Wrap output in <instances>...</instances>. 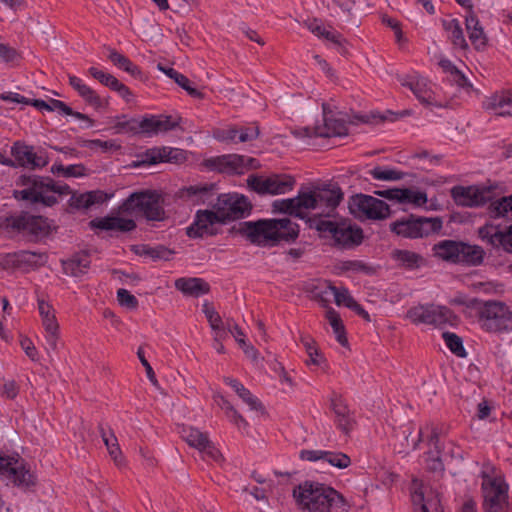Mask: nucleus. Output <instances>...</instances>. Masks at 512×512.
<instances>
[{
    "mask_svg": "<svg viewBox=\"0 0 512 512\" xmlns=\"http://www.w3.org/2000/svg\"><path fill=\"white\" fill-rule=\"evenodd\" d=\"M343 192L337 184H325L316 189L318 208L334 210L343 200Z\"/></svg>",
    "mask_w": 512,
    "mask_h": 512,
    "instance_id": "c756f323",
    "label": "nucleus"
},
{
    "mask_svg": "<svg viewBox=\"0 0 512 512\" xmlns=\"http://www.w3.org/2000/svg\"><path fill=\"white\" fill-rule=\"evenodd\" d=\"M117 299L121 306H125L130 309H136L139 304L137 298L128 290L123 288L117 291Z\"/></svg>",
    "mask_w": 512,
    "mask_h": 512,
    "instance_id": "0e129e2a",
    "label": "nucleus"
},
{
    "mask_svg": "<svg viewBox=\"0 0 512 512\" xmlns=\"http://www.w3.org/2000/svg\"><path fill=\"white\" fill-rule=\"evenodd\" d=\"M270 183V195H278L291 191L296 181L292 176L287 174H272Z\"/></svg>",
    "mask_w": 512,
    "mask_h": 512,
    "instance_id": "58836bf2",
    "label": "nucleus"
},
{
    "mask_svg": "<svg viewBox=\"0 0 512 512\" xmlns=\"http://www.w3.org/2000/svg\"><path fill=\"white\" fill-rule=\"evenodd\" d=\"M309 227L316 229L320 233H329L333 237L334 230L337 227L338 222L331 221L327 219H323L320 216H315L313 218H309L308 220Z\"/></svg>",
    "mask_w": 512,
    "mask_h": 512,
    "instance_id": "6e6d98bb",
    "label": "nucleus"
},
{
    "mask_svg": "<svg viewBox=\"0 0 512 512\" xmlns=\"http://www.w3.org/2000/svg\"><path fill=\"white\" fill-rule=\"evenodd\" d=\"M338 268L343 272L352 271L355 273H364L367 275L374 273V269L361 260L342 261Z\"/></svg>",
    "mask_w": 512,
    "mask_h": 512,
    "instance_id": "5fc2aeb1",
    "label": "nucleus"
},
{
    "mask_svg": "<svg viewBox=\"0 0 512 512\" xmlns=\"http://www.w3.org/2000/svg\"><path fill=\"white\" fill-rule=\"evenodd\" d=\"M162 196L155 190H143L132 193L119 206V212L131 214L141 212L149 221H161L165 217Z\"/></svg>",
    "mask_w": 512,
    "mask_h": 512,
    "instance_id": "20e7f679",
    "label": "nucleus"
},
{
    "mask_svg": "<svg viewBox=\"0 0 512 512\" xmlns=\"http://www.w3.org/2000/svg\"><path fill=\"white\" fill-rule=\"evenodd\" d=\"M482 327L488 332H503L512 323V311L502 302L487 301L478 306Z\"/></svg>",
    "mask_w": 512,
    "mask_h": 512,
    "instance_id": "6e6552de",
    "label": "nucleus"
},
{
    "mask_svg": "<svg viewBox=\"0 0 512 512\" xmlns=\"http://www.w3.org/2000/svg\"><path fill=\"white\" fill-rule=\"evenodd\" d=\"M460 240L445 239L435 243L432 247L433 255L447 263L456 264Z\"/></svg>",
    "mask_w": 512,
    "mask_h": 512,
    "instance_id": "7c9ffc66",
    "label": "nucleus"
},
{
    "mask_svg": "<svg viewBox=\"0 0 512 512\" xmlns=\"http://www.w3.org/2000/svg\"><path fill=\"white\" fill-rule=\"evenodd\" d=\"M181 436L189 446L198 450L200 448H205L204 445L207 444V441L209 440L206 433H203L193 427H183L181 430Z\"/></svg>",
    "mask_w": 512,
    "mask_h": 512,
    "instance_id": "79ce46f5",
    "label": "nucleus"
},
{
    "mask_svg": "<svg viewBox=\"0 0 512 512\" xmlns=\"http://www.w3.org/2000/svg\"><path fill=\"white\" fill-rule=\"evenodd\" d=\"M425 432H429V436H428V443L429 445H433L434 446V449H435V452L437 454H440L441 453V448H440V445H439V432H438V429L432 425H426L424 428H420L419 429V433H418V440L414 443L413 445V449H418L419 447V443L421 441H423V436H424V433Z\"/></svg>",
    "mask_w": 512,
    "mask_h": 512,
    "instance_id": "3c124183",
    "label": "nucleus"
},
{
    "mask_svg": "<svg viewBox=\"0 0 512 512\" xmlns=\"http://www.w3.org/2000/svg\"><path fill=\"white\" fill-rule=\"evenodd\" d=\"M330 408L335 414L337 428L348 435L354 427L355 419L342 396L334 394L330 399Z\"/></svg>",
    "mask_w": 512,
    "mask_h": 512,
    "instance_id": "393cba45",
    "label": "nucleus"
},
{
    "mask_svg": "<svg viewBox=\"0 0 512 512\" xmlns=\"http://www.w3.org/2000/svg\"><path fill=\"white\" fill-rule=\"evenodd\" d=\"M82 98L95 109H100L108 105V101L103 100L92 88L86 91L85 94L82 95Z\"/></svg>",
    "mask_w": 512,
    "mask_h": 512,
    "instance_id": "774afa93",
    "label": "nucleus"
},
{
    "mask_svg": "<svg viewBox=\"0 0 512 512\" xmlns=\"http://www.w3.org/2000/svg\"><path fill=\"white\" fill-rule=\"evenodd\" d=\"M0 476L11 480L17 487L29 489L36 485V476L18 456H7L0 452Z\"/></svg>",
    "mask_w": 512,
    "mask_h": 512,
    "instance_id": "1a4fd4ad",
    "label": "nucleus"
},
{
    "mask_svg": "<svg viewBox=\"0 0 512 512\" xmlns=\"http://www.w3.org/2000/svg\"><path fill=\"white\" fill-rule=\"evenodd\" d=\"M326 318L329 321L331 327L333 328V331L336 335V339L339 342V344L344 347L347 346L348 339L340 315L333 308L330 307L326 312Z\"/></svg>",
    "mask_w": 512,
    "mask_h": 512,
    "instance_id": "a19ab883",
    "label": "nucleus"
},
{
    "mask_svg": "<svg viewBox=\"0 0 512 512\" xmlns=\"http://www.w3.org/2000/svg\"><path fill=\"white\" fill-rule=\"evenodd\" d=\"M300 458L307 461L323 460L331 466L339 469L347 468L351 464L350 457L342 452H332L323 450H302Z\"/></svg>",
    "mask_w": 512,
    "mask_h": 512,
    "instance_id": "a878e982",
    "label": "nucleus"
},
{
    "mask_svg": "<svg viewBox=\"0 0 512 512\" xmlns=\"http://www.w3.org/2000/svg\"><path fill=\"white\" fill-rule=\"evenodd\" d=\"M369 174L376 180L380 181H397L403 179L408 173H404L402 171L383 167L376 166L369 171Z\"/></svg>",
    "mask_w": 512,
    "mask_h": 512,
    "instance_id": "c03bdc74",
    "label": "nucleus"
},
{
    "mask_svg": "<svg viewBox=\"0 0 512 512\" xmlns=\"http://www.w3.org/2000/svg\"><path fill=\"white\" fill-rule=\"evenodd\" d=\"M330 292L334 296V300L336 305L341 306L344 305L347 308H351V306L356 302L354 298L350 295L347 288H337L336 286L329 283L326 287V290L323 291L324 294Z\"/></svg>",
    "mask_w": 512,
    "mask_h": 512,
    "instance_id": "49530a36",
    "label": "nucleus"
},
{
    "mask_svg": "<svg viewBox=\"0 0 512 512\" xmlns=\"http://www.w3.org/2000/svg\"><path fill=\"white\" fill-rule=\"evenodd\" d=\"M293 498L303 512L344 510L346 500L341 493L326 484L306 480L293 489Z\"/></svg>",
    "mask_w": 512,
    "mask_h": 512,
    "instance_id": "f257e3e1",
    "label": "nucleus"
},
{
    "mask_svg": "<svg viewBox=\"0 0 512 512\" xmlns=\"http://www.w3.org/2000/svg\"><path fill=\"white\" fill-rule=\"evenodd\" d=\"M38 309L42 318V324L47 332L46 341L53 350L57 348L59 325L55 317L53 307L43 299L38 300Z\"/></svg>",
    "mask_w": 512,
    "mask_h": 512,
    "instance_id": "5701e85b",
    "label": "nucleus"
},
{
    "mask_svg": "<svg viewBox=\"0 0 512 512\" xmlns=\"http://www.w3.org/2000/svg\"><path fill=\"white\" fill-rule=\"evenodd\" d=\"M5 225L7 228H11L18 232L28 233L36 237L46 236L50 231V224L47 218L30 215L28 213H21L19 215L7 217L5 219Z\"/></svg>",
    "mask_w": 512,
    "mask_h": 512,
    "instance_id": "ddd939ff",
    "label": "nucleus"
},
{
    "mask_svg": "<svg viewBox=\"0 0 512 512\" xmlns=\"http://www.w3.org/2000/svg\"><path fill=\"white\" fill-rule=\"evenodd\" d=\"M213 185L208 186H190L187 189V193L189 196H199L198 201L202 203H206L210 201V197L212 196Z\"/></svg>",
    "mask_w": 512,
    "mask_h": 512,
    "instance_id": "680f3d73",
    "label": "nucleus"
},
{
    "mask_svg": "<svg viewBox=\"0 0 512 512\" xmlns=\"http://www.w3.org/2000/svg\"><path fill=\"white\" fill-rule=\"evenodd\" d=\"M175 287L184 295L199 297L210 291L209 284L201 278H179L175 281Z\"/></svg>",
    "mask_w": 512,
    "mask_h": 512,
    "instance_id": "2f4dec72",
    "label": "nucleus"
},
{
    "mask_svg": "<svg viewBox=\"0 0 512 512\" xmlns=\"http://www.w3.org/2000/svg\"><path fill=\"white\" fill-rule=\"evenodd\" d=\"M457 265H463L467 267L480 266L484 262L485 251L484 249L475 244L460 240V248L458 249Z\"/></svg>",
    "mask_w": 512,
    "mask_h": 512,
    "instance_id": "c85d7f7f",
    "label": "nucleus"
},
{
    "mask_svg": "<svg viewBox=\"0 0 512 512\" xmlns=\"http://www.w3.org/2000/svg\"><path fill=\"white\" fill-rule=\"evenodd\" d=\"M487 213L492 219L512 220V194L500 198H493L488 203Z\"/></svg>",
    "mask_w": 512,
    "mask_h": 512,
    "instance_id": "473e14b6",
    "label": "nucleus"
},
{
    "mask_svg": "<svg viewBox=\"0 0 512 512\" xmlns=\"http://www.w3.org/2000/svg\"><path fill=\"white\" fill-rule=\"evenodd\" d=\"M179 121L172 116H149L138 119V135L151 137L160 132H167L176 128Z\"/></svg>",
    "mask_w": 512,
    "mask_h": 512,
    "instance_id": "412c9836",
    "label": "nucleus"
},
{
    "mask_svg": "<svg viewBox=\"0 0 512 512\" xmlns=\"http://www.w3.org/2000/svg\"><path fill=\"white\" fill-rule=\"evenodd\" d=\"M61 266L65 275L82 278L88 273L91 266L90 253L85 250L76 252L69 258L61 260Z\"/></svg>",
    "mask_w": 512,
    "mask_h": 512,
    "instance_id": "b1692460",
    "label": "nucleus"
},
{
    "mask_svg": "<svg viewBox=\"0 0 512 512\" xmlns=\"http://www.w3.org/2000/svg\"><path fill=\"white\" fill-rule=\"evenodd\" d=\"M402 192L404 195H401L400 203H409L416 207H421L428 201L427 194L425 192L413 191L409 188H403Z\"/></svg>",
    "mask_w": 512,
    "mask_h": 512,
    "instance_id": "864d4df0",
    "label": "nucleus"
},
{
    "mask_svg": "<svg viewBox=\"0 0 512 512\" xmlns=\"http://www.w3.org/2000/svg\"><path fill=\"white\" fill-rule=\"evenodd\" d=\"M444 29L449 32V37L455 47H459L461 49H467L468 44L465 40L463 30L461 25L457 19H452L449 21L443 22Z\"/></svg>",
    "mask_w": 512,
    "mask_h": 512,
    "instance_id": "ea45409f",
    "label": "nucleus"
},
{
    "mask_svg": "<svg viewBox=\"0 0 512 512\" xmlns=\"http://www.w3.org/2000/svg\"><path fill=\"white\" fill-rule=\"evenodd\" d=\"M301 342L306 349L310 362L314 365H320L324 361V357L319 351L315 340L309 336H305L301 337Z\"/></svg>",
    "mask_w": 512,
    "mask_h": 512,
    "instance_id": "603ef678",
    "label": "nucleus"
},
{
    "mask_svg": "<svg viewBox=\"0 0 512 512\" xmlns=\"http://www.w3.org/2000/svg\"><path fill=\"white\" fill-rule=\"evenodd\" d=\"M175 82L183 88L191 97L196 99H203L204 93L191 86V81L183 74L178 75Z\"/></svg>",
    "mask_w": 512,
    "mask_h": 512,
    "instance_id": "338daca9",
    "label": "nucleus"
},
{
    "mask_svg": "<svg viewBox=\"0 0 512 512\" xmlns=\"http://www.w3.org/2000/svg\"><path fill=\"white\" fill-rule=\"evenodd\" d=\"M407 317L415 324H428L443 327L453 324L456 316L453 311L445 306L419 305L408 310Z\"/></svg>",
    "mask_w": 512,
    "mask_h": 512,
    "instance_id": "9b49d317",
    "label": "nucleus"
},
{
    "mask_svg": "<svg viewBox=\"0 0 512 512\" xmlns=\"http://www.w3.org/2000/svg\"><path fill=\"white\" fill-rule=\"evenodd\" d=\"M225 383L233 388L237 395L247 403L253 410H261L263 408L261 402L252 395V393L244 387L238 380L227 377L224 379Z\"/></svg>",
    "mask_w": 512,
    "mask_h": 512,
    "instance_id": "e433bc0d",
    "label": "nucleus"
},
{
    "mask_svg": "<svg viewBox=\"0 0 512 512\" xmlns=\"http://www.w3.org/2000/svg\"><path fill=\"white\" fill-rule=\"evenodd\" d=\"M289 224L285 220L259 219L256 221L240 222L237 226H233L231 231L243 236L251 244L259 247L275 246L281 240L292 239V234L279 235L278 227L285 228Z\"/></svg>",
    "mask_w": 512,
    "mask_h": 512,
    "instance_id": "7ed1b4c3",
    "label": "nucleus"
},
{
    "mask_svg": "<svg viewBox=\"0 0 512 512\" xmlns=\"http://www.w3.org/2000/svg\"><path fill=\"white\" fill-rule=\"evenodd\" d=\"M451 192L455 202L465 207L483 206L494 198V189L491 186H456Z\"/></svg>",
    "mask_w": 512,
    "mask_h": 512,
    "instance_id": "4468645a",
    "label": "nucleus"
},
{
    "mask_svg": "<svg viewBox=\"0 0 512 512\" xmlns=\"http://www.w3.org/2000/svg\"><path fill=\"white\" fill-rule=\"evenodd\" d=\"M256 159L238 154H227L211 157L204 161V165L211 171L226 174H243L247 169L253 168Z\"/></svg>",
    "mask_w": 512,
    "mask_h": 512,
    "instance_id": "f8f14e48",
    "label": "nucleus"
},
{
    "mask_svg": "<svg viewBox=\"0 0 512 512\" xmlns=\"http://www.w3.org/2000/svg\"><path fill=\"white\" fill-rule=\"evenodd\" d=\"M478 237L493 249L512 253V224L506 231H501L492 224H485L478 229Z\"/></svg>",
    "mask_w": 512,
    "mask_h": 512,
    "instance_id": "6ab92c4d",
    "label": "nucleus"
},
{
    "mask_svg": "<svg viewBox=\"0 0 512 512\" xmlns=\"http://www.w3.org/2000/svg\"><path fill=\"white\" fill-rule=\"evenodd\" d=\"M11 155L14 157L16 167L20 166L30 170L45 167L49 163L48 156L43 150L35 151L31 145L16 141L11 147Z\"/></svg>",
    "mask_w": 512,
    "mask_h": 512,
    "instance_id": "2eb2a0df",
    "label": "nucleus"
},
{
    "mask_svg": "<svg viewBox=\"0 0 512 512\" xmlns=\"http://www.w3.org/2000/svg\"><path fill=\"white\" fill-rule=\"evenodd\" d=\"M325 110V105H323ZM323 125H317L315 127H303L295 131V134L300 137H323L330 138L336 136H344L348 133L346 123L342 119L334 118L332 115L328 116L324 111Z\"/></svg>",
    "mask_w": 512,
    "mask_h": 512,
    "instance_id": "dca6fc26",
    "label": "nucleus"
},
{
    "mask_svg": "<svg viewBox=\"0 0 512 512\" xmlns=\"http://www.w3.org/2000/svg\"><path fill=\"white\" fill-rule=\"evenodd\" d=\"M348 208L351 214L361 220H385L391 215L390 207L385 201L362 193L349 198Z\"/></svg>",
    "mask_w": 512,
    "mask_h": 512,
    "instance_id": "423d86ee",
    "label": "nucleus"
},
{
    "mask_svg": "<svg viewBox=\"0 0 512 512\" xmlns=\"http://www.w3.org/2000/svg\"><path fill=\"white\" fill-rule=\"evenodd\" d=\"M108 59L118 68L123 69L127 73H129L131 76L135 78H141L142 77V71L141 69L135 65L128 57H126L123 54H120L118 51H116L113 48H109V55Z\"/></svg>",
    "mask_w": 512,
    "mask_h": 512,
    "instance_id": "c9c22d12",
    "label": "nucleus"
},
{
    "mask_svg": "<svg viewBox=\"0 0 512 512\" xmlns=\"http://www.w3.org/2000/svg\"><path fill=\"white\" fill-rule=\"evenodd\" d=\"M14 258L18 265L24 264L31 267H41L46 264L48 256L46 253L21 250L14 253Z\"/></svg>",
    "mask_w": 512,
    "mask_h": 512,
    "instance_id": "4c0bfd02",
    "label": "nucleus"
},
{
    "mask_svg": "<svg viewBox=\"0 0 512 512\" xmlns=\"http://www.w3.org/2000/svg\"><path fill=\"white\" fill-rule=\"evenodd\" d=\"M213 208L217 212L222 223L225 224L231 220H237L248 216L252 210V205L243 195L221 194L217 197Z\"/></svg>",
    "mask_w": 512,
    "mask_h": 512,
    "instance_id": "9d476101",
    "label": "nucleus"
},
{
    "mask_svg": "<svg viewBox=\"0 0 512 512\" xmlns=\"http://www.w3.org/2000/svg\"><path fill=\"white\" fill-rule=\"evenodd\" d=\"M259 127L255 124L250 126H242L238 128V142H249L255 140L259 136Z\"/></svg>",
    "mask_w": 512,
    "mask_h": 512,
    "instance_id": "052dcab7",
    "label": "nucleus"
},
{
    "mask_svg": "<svg viewBox=\"0 0 512 512\" xmlns=\"http://www.w3.org/2000/svg\"><path fill=\"white\" fill-rule=\"evenodd\" d=\"M270 176L250 175L247 179L248 187L260 195H270Z\"/></svg>",
    "mask_w": 512,
    "mask_h": 512,
    "instance_id": "de8ad7c7",
    "label": "nucleus"
},
{
    "mask_svg": "<svg viewBox=\"0 0 512 512\" xmlns=\"http://www.w3.org/2000/svg\"><path fill=\"white\" fill-rule=\"evenodd\" d=\"M442 337L445 341L446 346L449 350L457 357L464 358L467 356V352L463 346L462 338L452 332H444Z\"/></svg>",
    "mask_w": 512,
    "mask_h": 512,
    "instance_id": "09e8293b",
    "label": "nucleus"
},
{
    "mask_svg": "<svg viewBox=\"0 0 512 512\" xmlns=\"http://www.w3.org/2000/svg\"><path fill=\"white\" fill-rule=\"evenodd\" d=\"M272 211L274 213L288 214L301 219L305 218V214L298 211L294 198L275 200L272 203Z\"/></svg>",
    "mask_w": 512,
    "mask_h": 512,
    "instance_id": "37998d69",
    "label": "nucleus"
},
{
    "mask_svg": "<svg viewBox=\"0 0 512 512\" xmlns=\"http://www.w3.org/2000/svg\"><path fill=\"white\" fill-rule=\"evenodd\" d=\"M465 20L466 29L472 45L478 51L484 50L487 46V37L477 16L474 13H470L466 16Z\"/></svg>",
    "mask_w": 512,
    "mask_h": 512,
    "instance_id": "72a5a7b5",
    "label": "nucleus"
},
{
    "mask_svg": "<svg viewBox=\"0 0 512 512\" xmlns=\"http://www.w3.org/2000/svg\"><path fill=\"white\" fill-rule=\"evenodd\" d=\"M482 107L497 116L512 117V90H501L491 94L484 99Z\"/></svg>",
    "mask_w": 512,
    "mask_h": 512,
    "instance_id": "4be33fe9",
    "label": "nucleus"
},
{
    "mask_svg": "<svg viewBox=\"0 0 512 512\" xmlns=\"http://www.w3.org/2000/svg\"><path fill=\"white\" fill-rule=\"evenodd\" d=\"M443 227L440 217H423L413 214L402 217L390 224V231L397 236L418 239L437 234Z\"/></svg>",
    "mask_w": 512,
    "mask_h": 512,
    "instance_id": "39448f33",
    "label": "nucleus"
},
{
    "mask_svg": "<svg viewBox=\"0 0 512 512\" xmlns=\"http://www.w3.org/2000/svg\"><path fill=\"white\" fill-rule=\"evenodd\" d=\"M223 224L216 211L199 210L194 222L187 227L186 233L190 238L214 236L219 233L218 225Z\"/></svg>",
    "mask_w": 512,
    "mask_h": 512,
    "instance_id": "f3484780",
    "label": "nucleus"
},
{
    "mask_svg": "<svg viewBox=\"0 0 512 512\" xmlns=\"http://www.w3.org/2000/svg\"><path fill=\"white\" fill-rule=\"evenodd\" d=\"M392 258L401 267L409 270L418 269L425 264V259L422 255L410 250L396 249L392 253Z\"/></svg>",
    "mask_w": 512,
    "mask_h": 512,
    "instance_id": "f704fd0d",
    "label": "nucleus"
},
{
    "mask_svg": "<svg viewBox=\"0 0 512 512\" xmlns=\"http://www.w3.org/2000/svg\"><path fill=\"white\" fill-rule=\"evenodd\" d=\"M92 228L106 231L130 232L136 229L137 225L133 219H125L118 216H106L93 219L90 222Z\"/></svg>",
    "mask_w": 512,
    "mask_h": 512,
    "instance_id": "cd10ccee",
    "label": "nucleus"
},
{
    "mask_svg": "<svg viewBox=\"0 0 512 512\" xmlns=\"http://www.w3.org/2000/svg\"><path fill=\"white\" fill-rule=\"evenodd\" d=\"M395 118V114L391 111H387L386 114H380L379 112H370L367 114L354 116V119L366 124H377L385 122L387 120L393 121Z\"/></svg>",
    "mask_w": 512,
    "mask_h": 512,
    "instance_id": "4d7b16f0",
    "label": "nucleus"
},
{
    "mask_svg": "<svg viewBox=\"0 0 512 512\" xmlns=\"http://www.w3.org/2000/svg\"><path fill=\"white\" fill-rule=\"evenodd\" d=\"M89 74L96 80H98L104 86L109 87L111 90H114L115 87L120 82L115 76L109 73H105L102 70H99L96 67H90L88 70Z\"/></svg>",
    "mask_w": 512,
    "mask_h": 512,
    "instance_id": "13d9d810",
    "label": "nucleus"
},
{
    "mask_svg": "<svg viewBox=\"0 0 512 512\" xmlns=\"http://www.w3.org/2000/svg\"><path fill=\"white\" fill-rule=\"evenodd\" d=\"M84 146L90 149L101 148L104 152L109 150L117 151L121 148V145L114 140L103 141L100 139L88 140L84 143Z\"/></svg>",
    "mask_w": 512,
    "mask_h": 512,
    "instance_id": "e2e57ef3",
    "label": "nucleus"
},
{
    "mask_svg": "<svg viewBox=\"0 0 512 512\" xmlns=\"http://www.w3.org/2000/svg\"><path fill=\"white\" fill-rule=\"evenodd\" d=\"M482 490L484 512H509L508 484L503 479L484 474Z\"/></svg>",
    "mask_w": 512,
    "mask_h": 512,
    "instance_id": "0eeeda50",
    "label": "nucleus"
},
{
    "mask_svg": "<svg viewBox=\"0 0 512 512\" xmlns=\"http://www.w3.org/2000/svg\"><path fill=\"white\" fill-rule=\"evenodd\" d=\"M402 85L408 87L422 104L441 106L440 103H437L432 85L427 79L419 77L405 81Z\"/></svg>",
    "mask_w": 512,
    "mask_h": 512,
    "instance_id": "bb28decb",
    "label": "nucleus"
},
{
    "mask_svg": "<svg viewBox=\"0 0 512 512\" xmlns=\"http://www.w3.org/2000/svg\"><path fill=\"white\" fill-rule=\"evenodd\" d=\"M115 124L113 129L117 134H129L132 136L138 135V119L130 118L127 119L126 115H120L115 117Z\"/></svg>",
    "mask_w": 512,
    "mask_h": 512,
    "instance_id": "a18cd8bd",
    "label": "nucleus"
},
{
    "mask_svg": "<svg viewBox=\"0 0 512 512\" xmlns=\"http://www.w3.org/2000/svg\"><path fill=\"white\" fill-rule=\"evenodd\" d=\"M336 245L342 248H353L359 246L363 241V230L349 220L338 222L333 237Z\"/></svg>",
    "mask_w": 512,
    "mask_h": 512,
    "instance_id": "aec40b11",
    "label": "nucleus"
},
{
    "mask_svg": "<svg viewBox=\"0 0 512 512\" xmlns=\"http://www.w3.org/2000/svg\"><path fill=\"white\" fill-rule=\"evenodd\" d=\"M91 197V194H88V192L79 195L73 194L70 199V206L76 209H88L93 206Z\"/></svg>",
    "mask_w": 512,
    "mask_h": 512,
    "instance_id": "69168bd1",
    "label": "nucleus"
},
{
    "mask_svg": "<svg viewBox=\"0 0 512 512\" xmlns=\"http://www.w3.org/2000/svg\"><path fill=\"white\" fill-rule=\"evenodd\" d=\"M298 211L301 209H316V189L315 190H300L298 195L294 198Z\"/></svg>",
    "mask_w": 512,
    "mask_h": 512,
    "instance_id": "8fccbe9b",
    "label": "nucleus"
},
{
    "mask_svg": "<svg viewBox=\"0 0 512 512\" xmlns=\"http://www.w3.org/2000/svg\"><path fill=\"white\" fill-rule=\"evenodd\" d=\"M411 500L415 507V512H432L439 506L440 500L433 490L424 485L422 480L413 478L410 485Z\"/></svg>",
    "mask_w": 512,
    "mask_h": 512,
    "instance_id": "a211bd4d",
    "label": "nucleus"
},
{
    "mask_svg": "<svg viewBox=\"0 0 512 512\" xmlns=\"http://www.w3.org/2000/svg\"><path fill=\"white\" fill-rule=\"evenodd\" d=\"M17 186L22 190H15L14 197L31 204H42L45 207H52L58 203L55 194L68 195L71 193L67 184H60L51 177L39 175H21L16 181Z\"/></svg>",
    "mask_w": 512,
    "mask_h": 512,
    "instance_id": "f03ea898",
    "label": "nucleus"
},
{
    "mask_svg": "<svg viewBox=\"0 0 512 512\" xmlns=\"http://www.w3.org/2000/svg\"><path fill=\"white\" fill-rule=\"evenodd\" d=\"M165 147L148 149L142 156L141 163L145 165H155L164 162L166 157Z\"/></svg>",
    "mask_w": 512,
    "mask_h": 512,
    "instance_id": "bf43d9fd",
    "label": "nucleus"
}]
</instances>
